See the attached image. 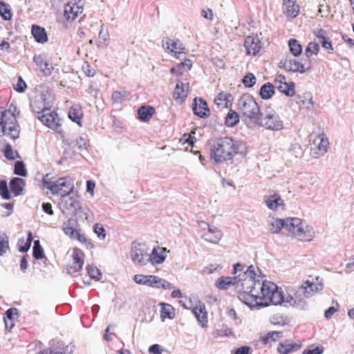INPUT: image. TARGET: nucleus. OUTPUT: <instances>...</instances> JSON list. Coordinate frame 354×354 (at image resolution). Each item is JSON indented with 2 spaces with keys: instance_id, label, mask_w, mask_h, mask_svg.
Wrapping results in <instances>:
<instances>
[{
  "instance_id": "1",
  "label": "nucleus",
  "mask_w": 354,
  "mask_h": 354,
  "mask_svg": "<svg viewBox=\"0 0 354 354\" xmlns=\"http://www.w3.org/2000/svg\"><path fill=\"white\" fill-rule=\"evenodd\" d=\"M238 298L249 307L279 305L283 301V294L278 290L277 286L269 281L257 282L254 290L248 293H238Z\"/></svg>"
},
{
  "instance_id": "2",
  "label": "nucleus",
  "mask_w": 354,
  "mask_h": 354,
  "mask_svg": "<svg viewBox=\"0 0 354 354\" xmlns=\"http://www.w3.org/2000/svg\"><path fill=\"white\" fill-rule=\"evenodd\" d=\"M247 153L246 147L230 137L217 139L211 148V158L217 163L230 160L233 157L239 154L242 156Z\"/></svg>"
},
{
  "instance_id": "3",
  "label": "nucleus",
  "mask_w": 354,
  "mask_h": 354,
  "mask_svg": "<svg viewBox=\"0 0 354 354\" xmlns=\"http://www.w3.org/2000/svg\"><path fill=\"white\" fill-rule=\"evenodd\" d=\"M237 106L243 121L252 129L261 113L258 103L252 95L244 94L239 99Z\"/></svg>"
},
{
  "instance_id": "4",
  "label": "nucleus",
  "mask_w": 354,
  "mask_h": 354,
  "mask_svg": "<svg viewBox=\"0 0 354 354\" xmlns=\"http://www.w3.org/2000/svg\"><path fill=\"white\" fill-rule=\"evenodd\" d=\"M44 187L49 189L53 195H60L61 198L73 194L74 192V182L69 176L59 178L56 181H50L44 177L42 180Z\"/></svg>"
},
{
  "instance_id": "5",
  "label": "nucleus",
  "mask_w": 354,
  "mask_h": 354,
  "mask_svg": "<svg viewBox=\"0 0 354 354\" xmlns=\"http://www.w3.org/2000/svg\"><path fill=\"white\" fill-rule=\"evenodd\" d=\"M252 129L263 127L271 131H280L283 128V123L279 115L272 109L262 111Z\"/></svg>"
},
{
  "instance_id": "6",
  "label": "nucleus",
  "mask_w": 354,
  "mask_h": 354,
  "mask_svg": "<svg viewBox=\"0 0 354 354\" xmlns=\"http://www.w3.org/2000/svg\"><path fill=\"white\" fill-rule=\"evenodd\" d=\"M59 206L66 216H76L82 210L80 197L74 193L61 198Z\"/></svg>"
},
{
  "instance_id": "7",
  "label": "nucleus",
  "mask_w": 354,
  "mask_h": 354,
  "mask_svg": "<svg viewBox=\"0 0 354 354\" xmlns=\"http://www.w3.org/2000/svg\"><path fill=\"white\" fill-rule=\"evenodd\" d=\"M241 274V279H238L239 283L241 282V290L239 293H248L250 294L252 290H254V287L257 286V282H260V280H256V267L251 265L247 268L243 272V274Z\"/></svg>"
},
{
  "instance_id": "8",
  "label": "nucleus",
  "mask_w": 354,
  "mask_h": 354,
  "mask_svg": "<svg viewBox=\"0 0 354 354\" xmlns=\"http://www.w3.org/2000/svg\"><path fill=\"white\" fill-rule=\"evenodd\" d=\"M20 133V126L16 117H0V136H6L11 139L16 140Z\"/></svg>"
},
{
  "instance_id": "9",
  "label": "nucleus",
  "mask_w": 354,
  "mask_h": 354,
  "mask_svg": "<svg viewBox=\"0 0 354 354\" xmlns=\"http://www.w3.org/2000/svg\"><path fill=\"white\" fill-rule=\"evenodd\" d=\"M199 226L203 229L201 238L210 243L218 244L223 237V232L217 227L210 225L205 221H201Z\"/></svg>"
},
{
  "instance_id": "10",
  "label": "nucleus",
  "mask_w": 354,
  "mask_h": 354,
  "mask_svg": "<svg viewBox=\"0 0 354 354\" xmlns=\"http://www.w3.org/2000/svg\"><path fill=\"white\" fill-rule=\"evenodd\" d=\"M130 254L131 260L135 264L144 266L149 262V252L145 244L133 243Z\"/></svg>"
},
{
  "instance_id": "11",
  "label": "nucleus",
  "mask_w": 354,
  "mask_h": 354,
  "mask_svg": "<svg viewBox=\"0 0 354 354\" xmlns=\"http://www.w3.org/2000/svg\"><path fill=\"white\" fill-rule=\"evenodd\" d=\"M162 47L167 53L172 54L176 59L183 60L186 57L185 47L178 39L166 38L162 40Z\"/></svg>"
},
{
  "instance_id": "12",
  "label": "nucleus",
  "mask_w": 354,
  "mask_h": 354,
  "mask_svg": "<svg viewBox=\"0 0 354 354\" xmlns=\"http://www.w3.org/2000/svg\"><path fill=\"white\" fill-rule=\"evenodd\" d=\"M329 142L324 134H318L313 140L310 154L314 158L323 156L328 151Z\"/></svg>"
},
{
  "instance_id": "13",
  "label": "nucleus",
  "mask_w": 354,
  "mask_h": 354,
  "mask_svg": "<svg viewBox=\"0 0 354 354\" xmlns=\"http://www.w3.org/2000/svg\"><path fill=\"white\" fill-rule=\"evenodd\" d=\"M84 10V1L82 0H71L64 6V17L67 20L73 21L82 13Z\"/></svg>"
},
{
  "instance_id": "14",
  "label": "nucleus",
  "mask_w": 354,
  "mask_h": 354,
  "mask_svg": "<svg viewBox=\"0 0 354 354\" xmlns=\"http://www.w3.org/2000/svg\"><path fill=\"white\" fill-rule=\"evenodd\" d=\"M322 288L323 283L319 281L318 277H316L315 279H313L312 281L307 280L300 288L298 293L305 297H310Z\"/></svg>"
},
{
  "instance_id": "15",
  "label": "nucleus",
  "mask_w": 354,
  "mask_h": 354,
  "mask_svg": "<svg viewBox=\"0 0 354 354\" xmlns=\"http://www.w3.org/2000/svg\"><path fill=\"white\" fill-rule=\"evenodd\" d=\"M274 82L277 89L286 95L292 97L295 94V84L292 82H287L284 75H277Z\"/></svg>"
},
{
  "instance_id": "16",
  "label": "nucleus",
  "mask_w": 354,
  "mask_h": 354,
  "mask_svg": "<svg viewBox=\"0 0 354 354\" xmlns=\"http://www.w3.org/2000/svg\"><path fill=\"white\" fill-rule=\"evenodd\" d=\"M38 118L43 124L51 129L55 130L59 126L57 113L49 109L44 110L43 113L39 115Z\"/></svg>"
},
{
  "instance_id": "17",
  "label": "nucleus",
  "mask_w": 354,
  "mask_h": 354,
  "mask_svg": "<svg viewBox=\"0 0 354 354\" xmlns=\"http://www.w3.org/2000/svg\"><path fill=\"white\" fill-rule=\"evenodd\" d=\"M73 263L66 267L67 272L69 274H73L80 272L84 265V254L81 250L74 248L72 254Z\"/></svg>"
},
{
  "instance_id": "18",
  "label": "nucleus",
  "mask_w": 354,
  "mask_h": 354,
  "mask_svg": "<svg viewBox=\"0 0 354 354\" xmlns=\"http://www.w3.org/2000/svg\"><path fill=\"white\" fill-rule=\"evenodd\" d=\"M280 64L286 71L294 73H304L311 68L310 63L308 65L303 64L295 59H286L283 62L281 61Z\"/></svg>"
},
{
  "instance_id": "19",
  "label": "nucleus",
  "mask_w": 354,
  "mask_h": 354,
  "mask_svg": "<svg viewBox=\"0 0 354 354\" xmlns=\"http://www.w3.org/2000/svg\"><path fill=\"white\" fill-rule=\"evenodd\" d=\"M294 236L301 241H310L315 237V232L313 227L302 221L301 224L297 228Z\"/></svg>"
},
{
  "instance_id": "20",
  "label": "nucleus",
  "mask_w": 354,
  "mask_h": 354,
  "mask_svg": "<svg viewBox=\"0 0 354 354\" xmlns=\"http://www.w3.org/2000/svg\"><path fill=\"white\" fill-rule=\"evenodd\" d=\"M194 113L201 118H206L209 115V109L207 102L202 98H195L192 103Z\"/></svg>"
},
{
  "instance_id": "21",
  "label": "nucleus",
  "mask_w": 354,
  "mask_h": 354,
  "mask_svg": "<svg viewBox=\"0 0 354 354\" xmlns=\"http://www.w3.org/2000/svg\"><path fill=\"white\" fill-rule=\"evenodd\" d=\"M189 91V83L178 81L174 91V99L178 103H183L186 99Z\"/></svg>"
},
{
  "instance_id": "22",
  "label": "nucleus",
  "mask_w": 354,
  "mask_h": 354,
  "mask_svg": "<svg viewBox=\"0 0 354 354\" xmlns=\"http://www.w3.org/2000/svg\"><path fill=\"white\" fill-rule=\"evenodd\" d=\"M244 46L247 54L252 55H257L261 48L260 40L253 36H248L245 39Z\"/></svg>"
},
{
  "instance_id": "23",
  "label": "nucleus",
  "mask_w": 354,
  "mask_h": 354,
  "mask_svg": "<svg viewBox=\"0 0 354 354\" xmlns=\"http://www.w3.org/2000/svg\"><path fill=\"white\" fill-rule=\"evenodd\" d=\"M192 313L197 319L198 324L202 328L207 326V313L203 304L199 303L192 308Z\"/></svg>"
},
{
  "instance_id": "24",
  "label": "nucleus",
  "mask_w": 354,
  "mask_h": 354,
  "mask_svg": "<svg viewBox=\"0 0 354 354\" xmlns=\"http://www.w3.org/2000/svg\"><path fill=\"white\" fill-rule=\"evenodd\" d=\"M283 12L288 17H296L299 12V6L296 0H283Z\"/></svg>"
},
{
  "instance_id": "25",
  "label": "nucleus",
  "mask_w": 354,
  "mask_h": 354,
  "mask_svg": "<svg viewBox=\"0 0 354 354\" xmlns=\"http://www.w3.org/2000/svg\"><path fill=\"white\" fill-rule=\"evenodd\" d=\"M166 252L165 248L154 247L151 254L149 255V261H151L153 265L163 263L166 259Z\"/></svg>"
},
{
  "instance_id": "26",
  "label": "nucleus",
  "mask_w": 354,
  "mask_h": 354,
  "mask_svg": "<svg viewBox=\"0 0 354 354\" xmlns=\"http://www.w3.org/2000/svg\"><path fill=\"white\" fill-rule=\"evenodd\" d=\"M33 62L45 75H50L51 74L53 67L44 57L41 55H35Z\"/></svg>"
},
{
  "instance_id": "27",
  "label": "nucleus",
  "mask_w": 354,
  "mask_h": 354,
  "mask_svg": "<svg viewBox=\"0 0 354 354\" xmlns=\"http://www.w3.org/2000/svg\"><path fill=\"white\" fill-rule=\"evenodd\" d=\"M264 203L266 206L272 211L277 210L280 207L284 206L283 200L279 194H273L268 196H265Z\"/></svg>"
},
{
  "instance_id": "28",
  "label": "nucleus",
  "mask_w": 354,
  "mask_h": 354,
  "mask_svg": "<svg viewBox=\"0 0 354 354\" xmlns=\"http://www.w3.org/2000/svg\"><path fill=\"white\" fill-rule=\"evenodd\" d=\"M158 277L155 275L135 274L133 281L138 284L156 288L158 286L156 285Z\"/></svg>"
},
{
  "instance_id": "29",
  "label": "nucleus",
  "mask_w": 354,
  "mask_h": 354,
  "mask_svg": "<svg viewBox=\"0 0 354 354\" xmlns=\"http://www.w3.org/2000/svg\"><path fill=\"white\" fill-rule=\"evenodd\" d=\"M301 347V343H292L290 340H286L280 343L277 351L281 354H289L298 351Z\"/></svg>"
},
{
  "instance_id": "30",
  "label": "nucleus",
  "mask_w": 354,
  "mask_h": 354,
  "mask_svg": "<svg viewBox=\"0 0 354 354\" xmlns=\"http://www.w3.org/2000/svg\"><path fill=\"white\" fill-rule=\"evenodd\" d=\"M241 279V274L236 275L233 277H221L216 281V286L220 290L227 289L230 286L239 283L238 279Z\"/></svg>"
},
{
  "instance_id": "31",
  "label": "nucleus",
  "mask_w": 354,
  "mask_h": 354,
  "mask_svg": "<svg viewBox=\"0 0 354 354\" xmlns=\"http://www.w3.org/2000/svg\"><path fill=\"white\" fill-rule=\"evenodd\" d=\"M68 118L79 127L82 126L83 111L82 107L78 104L73 105L68 111Z\"/></svg>"
},
{
  "instance_id": "32",
  "label": "nucleus",
  "mask_w": 354,
  "mask_h": 354,
  "mask_svg": "<svg viewBox=\"0 0 354 354\" xmlns=\"http://www.w3.org/2000/svg\"><path fill=\"white\" fill-rule=\"evenodd\" d=\"M77 225L75 219L69 218L63 223L62 230L71 239L74 238L75 233L79 230L76 228Z\"/></svg>"
},
{
  "instance_id": "33",
  "label": "nucleus",
  "mask_w": 354,
  "mask_h": 354,
  "mask_svg": "<svg viewBox=\"0 0 354 354\" xmlns=\"http://www.w3.org/2000/svg\"><path fill=\"white\" fill-rule=\"evenodd\" d=\"M24 185L25 181L18 177L13 178L10 182V190L15 196L22 194Z\"/></svg>"
},
{
  "instance_id": "34",
  "label": "nucleus",
  "mask_w": 354,
  "mask_h": 354,
  "mask_svg": "<svg viewBox=\"0 0 354 354\" xmlns=\"http://www.w3.org/2000/svg\"><path fill=\"white\" fill-rule=\"evenodd\" d=\"M31 32L37 42L44 44L48 41V36L44 28L33 25L32 26Z\"/></svg>"
},
{
  "instance_id": "35",
  "label": "nucleus",
  "mask_w": 354,
  "mask_h": 354,
  "mask_svg": "<svg viewBox=\"0 0 354 354\" xmlns=\"http://www.w3.org/2000/svg\"><path fill=\"white\" fill-rule=\"evenodd\" d=\"M302 221L299 218H288L284 219V229L293 236L296 233L297 228L301 224Z\"/></svg>"
},
{
  "instance_id": "36",
  "label": "nucleus",
  "mask_w": 354,
  "mask_h": 354,
  "mask_svg": "<svg viewBox=\"0 0 354 354\" xmlns=\"http://www.w3.org/2000/svg\"><path fill=\"white\" fill-rule=\"evenodd\" d=\"M185 62H181L174 67L170 69V72L177 75H182L184 72L188 71L192 68V61L189 59H184Z\"/></svg>"
},
{
  "instance_id": "37",
  "label": "nucleus",
  "mask_w": 354,
  "mask_h": 354,
  "mask_svg": "<svg viewBox=\"0 0 354 354\" xmlns=\"http://www.w3.org/2000/svg\"><path fill=\"white\" fill-rule=\"evenodd\" d=\"M154 111V109L151 106H142L138 110V118L141 121L147 122L151 118Z\"/></svg>"
},
{
  "instance_id": "38",
  "label": "nucleus",
  "mask_w": 354,
  "mask_h": 354,
  "mask_svg": "<svg viewBox=\"0 0 354 354\" xmlns=\"http://www.w3.org/2000/svg\"><path fill=\"white\" fill-rule=\"evenodd\" d=\"M175 317V310L172 306L167 304H163L160 310V317L162 321L166 319H174Z\"/></svg>"
},
{
  "instance_id": "39",
  "label": "nucleus",
  "mask_w": 354,
  "mask_h": 354,
  "mask_svg": "<svg viewBox=\"0 0 354 354\" xmlns=\"http://www.w3.org/2000/svg\"><path fill=\"white\" fill-rule=\"evenodd\" d=\"M274 93V88L271 83H266L263 84L259 91L261 97L263 100H268L272 97Z\"/></svg>"
},
{
  "instance_id": "40",
  "label": "nucleus",
  "mask_w": 354,
  "mask_h": 354,
  "mask_svg": "<svg viewBox=\"0 0 354 354\" xmlns=\"http://www.w3.org/2000/svg\"><path fill=\"white\" fill-rule=\"evenodd\" d=\"M283 228L284 229V219L277 218H271L269 224V230L271 233H279Z\"/></svg>"
},
{
  "instance_id": "41",
  "label": "nucleus",
  "mask_w": 354,
  "mask_h": 354,
  "mask_svg": "<svg viewBox=\"0 0 354 354\" xmlns=\"http://www.w3.org/2000/svg\"><path fill=\"white\" fill-rule=\"evenodd\" d=\"M283 301L279 304L280 305H283L284 306H293L297 308H304V303L301 301L297 300L290 295L284 296L283 295Z\"/></svg>"
},
{
  "instance_id": "42",
  "label": "nucleus",
  "mask_w": 354,
  "mask_h": 354,
  "mask_svg": "<svg viewBox=\"0 0 354 354\" xmlns=\"http://www.w3.org/2000/svg\"><path fill=\"white\" fill-rule=\"evenodd\" d=\"M300 102L308 110H312L314 106L313 95L310 92H306L300 96Z\"/></svg>"
},
{
  "instance_id": "43",
  "label": "nucleus",
  "mask_w": 354,
  "mask_h": 354,
  "mask_svg": "<svg viewBox=\"0 0 354 354\" xmlns=\"http://www.w3.org/2000/svg\"><path fill=\"white\" fill-rule=\"evenodd\" d=\"M288 46L290 53L295 56L298 57L302 52V46L295 39H290L288 41Z\"/></svg>"
},
{
  "instance_id": "44",
  "label": "nucleus",
  "mask_w": 354,
  "mask_h": 354,
  "mask_svg": "<svg viewBox=\"0 0 354 354\" xmlns=\"http://www.w3.org/2000/svg\"><path fill=\"white\" fill-rule=\"evenodd\" d=\"M239 122V114L233 110H230L225 117V124L227 127H234Z\"/></svg>"
},
{
  "instance_id": "45",
  "label": "nucleus",
  "mask_w": 354,
  "mask_h": 354,
  "mask_svg": "<svg viewBox=\"0 0 354 354\" xmlns=\"http://www.w3.org/2000/svg\"><path fill=\"white\" fill-rule=\"evenodd\" d=\"M30 106L34 112H36L41 115L44 110L48 109L44 105V102L42 97L39 99H35L30 102Z\"/></svg>"
},
{
  "instance_id": "46",
  "label": "nucleus",
  "mask_w": 354,
  "mask_h": 354,
  "mask_svg": "<svg viewBox=\"0 0 354 354\" xmlns=\"http://www.w3.org/2000/svg\"><path fill=\"white\" fill-rule=\"evenodd\" d=\"M86 269L87 274L91 279L95 281H99L100 279L102 273L96 266H94L93 265H87Z\"/></svg>"
},
{
  "instance_id": "47",
  "label": "nucleus",
  "mask_w": 354,
  "mask_h": 354,
  "mask_svg": "<svg viewBox=\"0 0 354 354\" xmlns=\"http://www.w3.org/2000/svg\"><path fill=\"white\" fill-rule=\"evenodd\" d=\"M33 251H32V255L33 257L35 259H41L44 258V252L42 248V247L40 245V242L39 240H35L34 241V245H33Z\"/></svg>"
},
{
  "instance_id": "48",
  "label": "nucleus",
  "mask_w": 354,
  "mask_h": 354,
  "mask_svg": "<svg viewBox=\"0 0 354 354\" xmlns=\"http://www.w3.org/2000/svg\"><path fill=\"white\" fill-rule=\"evenodd\" d=\"M319 51V46L318 43L310 42L305 49V55L309 58L313 55H317Z\"/></svg>"
},
{
  "instance_id": "49",
  "label": "nucleus",
  "mask_w": 354,
  "mask_h": 354,
  "mask_svg": "<svg viewBox=\"0 0 354 354\" xmlns=\"http://www.w3.org/2000/svg\"><path fill=\"white\" fill-rule=\"evenodd\" d=\"M0 15L4 20H10L12 18V13L10 6L3 2H0Z\"/></svg>"
},
{
  "instance_id": "50",
  "label": "nucleus",
  "mask_w": 354,
  "mask_h": 354,
  "mask_svg": "<svg viewBox=\"0 0 354 354\" xmlns=\"http://www.w3.org/2000/svg\"><path fill=\"white\" fill-rule=\"evenodd\" d=\"M227 93H220L215 98L214 102L218 106L225 108L227 106Z\"/></svg>"
},
{
  "instance_id": "51",
  "label": "nucleus",
  "mask_w": 354,
  "mask_h": 354,
  "mask_svg": "<svg viewBox=\"0 0 354 354\" xmlns=\"http://www.w3.org/2000/svg\"><path fill=\"white\" fill-rule=\"evenodd\" d=\"M4 156L8 160H15L19 158V153L17 151H14L10 144H6L4 149Z\"/></svg>"
},
{
  "instance_id": "52",
  "label": "nucleus",
  "mask_w": 354,
  "mask_h": 354,
  "mask_svg": "<svg viewBox=\"0 0 354 354\" xmlns=\"http://www.w3.org/2000/svg\"><path fill=\"white\" fill-rule=\"evenodd\" d=\"M14 173L18 176H26L27 171L25 164L22 161H17L15 163Z\"/></svg>"
},
{
  "instance_id": "53",
  "label": "nucleus",
  "mask_w": 354,
  "mask_h": 354,
  "mask_svg": "<svg viewBox=\"0 0 354 354\" xmlns=\"http://www.w3.org/2000/svg\"><path fill=\"white\" fill-rule=\"evenodd\" d=\"M128 93L127 91H115L112 93L111 97L114 103H122L127 97Z\"/></svg>"
},
{
  "instance_id": "54",
  "label": "nucleus",
  "mask_w": 354,
  "mask_h": 354,
  "mask_svg": "<svg viewBox=\"0 0 354 354\" xmlns=\"http://www.w3.org/2000/svg\"><path fill=\"white\" fill-rule=\"evenodd\" d=\"M0 195L3 199L8 200L11 198L7 183L3 180L0 181Z\"/></svg>"
},
{
  "instance_id": "55",
  "label": "nucleus",
  "mask_w": 354,
  "mask_h": 354,
  "mask_svg": "<svg viewBox=\"0 0 354 354\" xmlns=\"http://www.w3.org/2000/svg\"><path fill=\"white\" fill-rule=\"evenodd\" d=\"M230 336H234V334L232 328L227 326H223L216 331L215 337H227Z\"/></svg>"
},
{
  "instance_id": "56",
  "label": "nucleus",
  "mask_w": 354,
  "mask_h": 354,
  "mask_svg": "<svg viewBox=\"0 0 354 354\" xmlns=\"http://www.w3.org/2000/svg\"><path fill=\"white\" fill-rule=\"evenodd\" d=\"M1 110V116L3 118H11V117H16V113H17V107L11 104L9 106V108L6 110Z\"/></svg>"
},
{
  "instance_id": "57",
  "label": "nucleus",
  "mask_w": 354,
  "mask_h": 354,
  "mask_svg": "<svg viewBox=\"0 0 354 354\" xmlns=\"http://www.w3.org/2000/svg\"><path fill=\"white\" fill-rule=\"evenodd\" d=\"M9 248L8 238L6 234H0V256L4 254Z\"/></svg>"
},
{
  "instance_id": "58",
  "label": "nucleus",
  "mask_w": 354,
  "mask_h": 354,
  "mask_svg": "<svg viewBox=\"0 0 354 354\" xmlns=\"http://www.w3.org/2000/svg\"><path fill=\"white\" fill-rule=\"evenodd\" d=\"M93 232L96 234L98 239L100 240H104L106 236L105 229L102 225L100 223H95L93 225Z\"/></svg>"
},
{
  "instance_id": "59",
  "label": "nucleus",
  "mask_w": 354,
  "mask_h": 354,
  "mask_svg": "<svg viewBox=\"0 0 354 354\" xmlns=\"http://www.w3.org/2000/svg\"><path fill=\"white\" fill-rule=\"evenodd\" d=\"M222 266L220 264H209L205 267L202 271L203 274H209L220 271Z\"/></svg>"
},
{
  "instance_id": "60",
  "label": "nucleus",
  "mask_w": 354,
  "mask_h": 354,
  "mask_svg": "<svg viewBox=\"0 0 354 354\" xmlns=\"http://www.w3.org/2000/svg\"><path fill=\"white\" fill-rule=\"evenodd\" d=\"M243 83L245 87H252L256 83V77L252 73H249L244 76Z\"/></svg>"
},
{
  "instance_id": "61",
  "label": "nucleus",
  "mask_w": 354,
  "mask_h": 354,
  "mask_svg": "<svg viewBox=\"0 0 354 354\" xmlns=\"http://www.w3.org/2000/svg\"><path fill=\"white\" fill-rule=\"evenodd\" d=\"M313 347V345L310 348L304 349L302 354H322L324 351V348L322 346H318L315 348Z\"/></svg>"
},
{
  "instance_id": "62",
  "label": "nucleus",
  "mask_w": 354,
  "mask_h": 354,
  "mask_svg": "<svg viewBox=\"0 0 354 354\" xmlns=\"http://www.w3.org/2000/svg\"><path fill=\"white\" fill-rule=\"evenodd\" d=\"M13 88L16 91L19 93H23L26 89L27 85L22 77L19 76L17 83L13 85Z\"/></svg>"
},
{
  "instance_id": "63",
  "label": "nucleus",
  "mask_w": 354,
  "mask_h": 354,
  "mask_svg": "<svg viewBox=\"0 0 354 354\" xmlns=\"http://www.w3.org/2000/svg\"><path fill=\"white\" fill-rule=\"evenodd\" d=\"M158 286L156 288H162L165 290H171L174 288V286L169 281L165 279L158 277L157 283Z\"/></svg>"
},
{
  "instance_id": "64",
  "label": "nucleus",
  "mask_w": 354,
  "mask_h": 354,
  "mask_svg": "<svg viewBox=\"0 0 354 354\" xmlns=\"http://www.w3.org/2000/svg\"><path fill=\"white\" fill-rule=\"evenodd\" d=\"M88 145V139L86 137L80 136L75 141V145L80 150L86 149Z\"/></svg>"
}]
</instances>
